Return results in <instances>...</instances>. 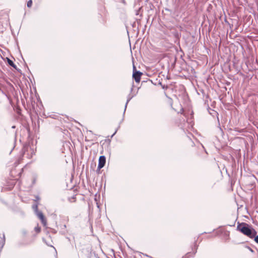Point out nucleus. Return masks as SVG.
Instances as JSON below:
<instances>
[{"instance_id": "obj_1", "label": "nucleus", "mask_w": 258, "mask_h": 258, "mask_svg": "<svg viewBox=\"0 0 258 258\" xmlns=\"http://www.w3.org/2000/svg\"><path fill=\"white\" fill-rule=\"evenodd\" d=\"M237 230L250 238H253L257 233L255 229L244 222L238 223Z\"/></svg>"}, {"instance_id": "obj_2", "label": "nucleus", "mask_w": 258, "mask_h": 258, "mask_svg": "<svg viewBox=\"0 0 258 258\" xmlns=\"http://www.w3.org/2000/svg\"><path fill=\"white\" fill-rule=\"evenodd\" d=\"M142 73L137 71L135 69V67L134 66L133 78L137 83H139L141 81V77L142 75Z\"/></svg>"}, {"instance_id": "obj_3", "label": "nucleus", "mask_w": 258, "mask_h": 258, "mask_svg": "<svg viewBox=\"0 0 258 258\" xmlns=\"http://www.w3.org/2000/svg\"><path fill=\"white\" fill-rule=\"evenodd\" d=\"M106 163V158L104 156H101L99 158L98 169H100L103 168Z\"/></svg>"}, {"instance_id": "obj_4", "label": "nucleus", "mask_w": 258, "mask_h": 258, "mask_svg": "<svg viewBox=\"0 0 258 258\" xmlns=\"http://www.w3.org/2000/svg\"><path fill=\"white\" fill-rule=\"evenodd\" d=\"M35 214L37 215V217L41 220L42 223L44 225H45L46 224V222L45 220L44 217L42 212L38 211L37 212H35Z\"/></svg>"}, {"instance_id": "obj_5", "label": "nucleus", "mask_w": 258, "mask_h": 258, "mask_svg": "<svg viewBox=\"0 0 258 258\" xmlns=\"http://www.w3.org/2000/svg\"><path fill=\"white\" fill-rule=\"evenodd\" d=\"M8 62L10 66H11V67L15 69H16V66L15 64V63L12 60L8 59Z\"/></svg>"}, {"instance_id": "obj_6", "label": "nucleus", "mask_w": 258, "mask_h": 258, "mask_svg": "<svg viewBox=\"0 0 258 258\" xmlns=\"http://www.w3.org/2000/svg\"><path fill=\"white\" fill-rule=\"evenodd\" d=\"M5 235L3 234V239L1 241H0V245H1V248H2L3 247V246L5 245Z\"/></svg>"}, {"instance_id": "obj_7", "label": "nucleus", "mask_w": 258, "mask_h": 258, "mask_svg": "<svg viewBox=\"0 0 258 258\" xmlns=\"http://www.w3.org/2000/svg\"><path fill=\"white\" fill-rule=\"evenodd\" d=\"M32 208L34 210L35 213L38 211L37 204H34L32 206Z\"/></svg>"}, {"instance_id": "obj_8", "label": "nucleus", "mask_w": 258, "mask_h": 258, "mask_svg": "<svg viewBox=\"0 0 258 258\" xmlns=\"http://www.w3.org/2000/svg\"><path fill=\"white\" fill-rule=\"evenodd\" d=\"M198 245L196 243H195V245H194V249L195 250L193 251V253L194 254H195L196 252H197V249H198Z\"/></svg>"}, {"instance_id": "obj_9", "label": "nucleus", "mask_w": 258, "mask_h": 258, "mask_svg": "<svg viewBox=\"0 0 258 258\" xmlns=\"http://www.w3.org/2000/svg\"><path fill=\"white\" fill-rule=\"evenodd\" d=\"M32 1L31 0H29L27 4V6L28 7L30 8L32 6Z\"/></svg>"}, {"instance_id": "obj_10", "label": "nucleus", "mask_w": 258, "mask_h": 258, "mask_svg": "<svg viewBox=\"0 0 258 258\" xmlns=\"http://www.w3.org/2000/svg\"><path fill=\"white\" fill-rule=\"evenodd\" d=\"M40 230H41V228L40 227L37 226V227H36L35 228V231L37 232V233H39L40 231Z\"/></svg>"}, {"instance_id": "obj_11", "label": "nucleus", "mask_w": 258, "mask_h": 258, "mask_svg": "<svg viewBox=\"0 0 258 258\" xmlns=\"http://www.w3.org/2000/svg\"><path fill=\"white\" fill-rule=\"evenodd\" d=\"M140 257H141V255L139 253H135L134 255V258H139Z\"/></svg>"}, {"instance_id": "obj_12", "label": "nucleus", "mask_w": 258, "mask_h": 258, "mask_svg": "<svg viewBox=\"0 0 258 258\" xmlns=\"http://www.w3.org/2000/svg\"><path fill=\"white\" fill-rule=\"evenodd\" d=\"M254 241H255L256 243H257L258 244V235L257 236H255L254 237Z\"/></svg>"}, {"instance_id": "obj_13", "label": "nucleus", "mask_w": 258, "mask_h": 258, "mask_svg": "<svg viewBox=\"0 0 258 258\" xmlns=\"http://www.w3.org/2000/svg\"><path fill=\"white\" fill-rule=\"evenodd\" d=\"M129 102V98H127V100H126V102L125 103V109H124V111L126 109V108L127 107V103Z\"/></svg>"}, {"instance_id": "obj_14", "label": "nucleus", "mask_w": 258, "mask_h": 258, "mask_svg": "<svg viewBox=\"0 0 258 258\" xmlns=\"http://www.w3.org/2000/svg\"><path fill=\"white\" fill-rule=\"evenodd\" d=\"M125 27L126 29V32H127V35L129 37V30H128L127 26L126 25H125Z\"/></svg>"}, {"instance_id": "obj_15", "label": "nucleus", "mask_w": 258, "mask_h": 258, "mask_svg": "<svg viewBox=\"0 0 258 258\" xmlns=\"http://www.w3.org/2000/svg\"><path fill=\"white\" fill-rule=\"evenodd\" d=\"M116 132H117V130H116L115 131V132L113 133V134L111 136V138L113 137V136L116 134Z\"/></svg>"}, {"instance_id": "obj_16", "label": "nucleus", "mask_w": 258, "mask_h": 258, "mask_svg": "<svg viewBox=\"0 0 258 258\" xmlns=\"http://www.w3.org/2000/svg\"><path fill=\"white\" fill-rule=\"evenodd\" d=\"M34 153H35V152H34V150H32L31 154H34Z\"/></svg>"}, {"instance_id": "obj_17", "label": "nucleus", "mask_w": 258, "mask_h": 258, "mask_svg": "<svg viewBox=\"0 0 258 258\" xmlns=\"http://www.w3.org/2000/svg\"><path fill=\"white\" fill-rule=\"evenodd\" d=\"M36 200H39V198L38 197H36Z\"/></svg>"}, {"instance_id": "obj_18", "label": "nucleus", "mask_w": 258, "mask_h": 258, "mask_svg": "<svg viewBox=\"0 0 258 258\" xmlns=\"http://www.w3.org/2000/svg\"><path fill=\"white\" fill-rule=\"evenodd\" d=\"M247 248H248L249 249H250L251 251H252V250L251 249V248H250L249 247H247Z\"/></svg>"}, {"instance_id": "obj_19", "label": "nucleus", "mask_w": 258, "mask_h": 258, "mask_svg": "<svg viewBox=\"0 0 258 258\" xmlns=\"http://www.w3.org/2000/svg\"><path fill=\"white\" fill-rule=\"evenodd\" d=\"M97 206L98 208H99V205H98V204L97 203Z\"/></svg>"}]
</instances>
